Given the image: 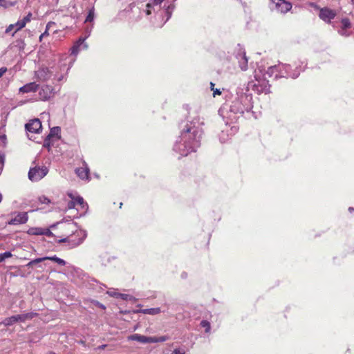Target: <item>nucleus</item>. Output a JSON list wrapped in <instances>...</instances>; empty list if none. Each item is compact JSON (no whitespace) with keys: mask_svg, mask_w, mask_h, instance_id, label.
Masks as SVG:
<instances>
[{"mask_svg":"<svg viewBox=\"0 0 354 354\" xmlns=\"http://www.w3.org/2000/svg\"><path fill=\"white\" fill-rule=\"evenodd\" d=\"M93 26H88L85 28V35L84 37H80L76 41L74 42L73 45L70 49V55L73 56L69 62L68 66L66 68V73H68V71L71 69L74 62L76 60V57L78 54L84 50H86L88 48V44L85 42V40L90 36Z\"/></svg>","mask_w":354,"mask_h":354,"instance_id":"nucleus-6","label":"nucleus"},{"mask_svg":"<svg viewBox=\"0 0 354 354\" xmlns=\"http://www.w3.org/2000/svg\"><path fill=\"white\" fill-rule=\"evenodd\" d=\"M225 103L218 110V114L226 124L236 122L244 112L252 109V96L244 86H238L234 92L227 91Z\"/></svg>","mask_w":354,"mask_h":354,"instance_id":"nucleus-1","label":"nucleus"},{"mask_svg":"<svg viewBox=\"0 0 354 354\" xmlns=\"http://www.w3.org/2000/svg\"><path fill=\"white\" fill-rule=\"evenodd\" d=\"M68 226L71 229H73L74 227H77V225L75 223L70 221V222L68 223Z\"/></svg>","mask_w":354,"mask_h":354,"instance_id":"nucleus-44","label":"nucleus"},{"mask_svg":"<svg viewBox=\"0 0 354 354\" xmlns=\"http://www.w3.org/2000/svg\"><path fill=\"white\" fill-rule=\"evenodd\" d=\"M222 91H224V89L223 88L222 90L220 89V88H214L212 91H213V96L214 97H216V95H220L222 94Z\"/></svg>","mask_w":354,"mask_h":354,"instance_id":"nucleus-37","label":"nucleus"},{"mask_svg":"<svg viewBox=\"0 0 354 354\" xmlns=\"http://www.w3.org/2000/svg\"><path fill=\"white\" fill-rule=\"evenodd\" d=\"M38 90L39 99L41 101H47L50 100L55 94L54 88L48 84L39 87Z\"/></svg>","mask_w":354,"mask_h":354,"instance_id":"nucleus-13","label":"nucleus"},{"mask_svg":"<svg viewBox=\"0 0 354 354\" xmlns=\"http://www.w3.org/2000/svg\"><path fill=\"white\" fill-rule=\"evenodd\" d=\"M234 57L241 70L242 71H247L248 68V59L246 57L245 49L239 44L237 45L234 50Z\"/></svg>","mask_w":354,"mask_h":354,"instance_id":"nucleus-9","label":"nucleus"},{"mask_svg":"<svg viewBox=\"0 0 354 354\" xmlns=\"http://www.w3.org/2000/svg\"><path fill=\"white\" fill-rule=\"evenodd\" d=\"M348 211H349L350 212H353L354 211V208H353V207H350L348 208Z\"/></svg>","mask_w":354,"mask_h":354,"instance_id":"nucleus-51","label":"nucleus"},{"mask_svg":"<svg viewBox=\"0 0 354 354\" xmlns=\"http://www.w3.org/2000/svg\"><path fill=\"white\" fill-rule=\"evenodd\" d=\"M7 70L6 67L0 68V78L6 73Z\"/></svg>","mask_w":354,"mask_h":354,"instance_id":"nucleus-41","label":"nucleus"},{"mask_svg":"<svg viewBox=\"0 0 354 354\" xmlns=\"http://www.w3.org/2000/svg\"><path fill=\"white\" fill-rule=\"evenodd\" d=\"M151 338H153V339L156 340L154 343L163 342L167 340V337H165V336H162V337H151Z\"/></svg>","mask_w":354,"mask_h":354,"instance_id":"nucleus-35","label":"nucleus"},{"mask_svg":"<svg viewBox=\"0 0 354 354\" xmlns=\"http://www.w3.org/2000/svg\"><path fill=\"white\" fill-rule=\"evenodd\" d=\"M27 234L29 235H42V228L30 227L28 230Z\"/></svg>","mask_w":354,"mask_h":354,"instance_id":"nucleus-25","label":"nucleus"},{"mask_svg":"<svg viewBox=\"0 0 354 354\" xmlns=\"http://www.w3.org/2000/svg\"><path fill=\"white\" fill-rule=\"evenodd\" d=\"M49 354H56V353L54 352H50Z\"/></svg>","mask_w":354,"mask_h":354,"instance_id":"nucleus-56","label":"nucleus"},{"mask_svg":"<svg viewBox=\"0 0 354 354\" xmlns=\"http://www.w3.org/2000/svg\"><path fill=\"white\" fill-rule=\"evenodd\" d=\"M4 160H5L4 154L0 153V164L3 165L4 163Z\"/></svg>","mask_w":354,"mask_h":354,"instance_id":"nucleus-45","label":"nucleus"},{"mask_svg":"<svg viewBox=\"0 0 354 354\" xmlns=\"http://www.w3.org/2000/svg\"><path fill=\"white\" fill-rule=\"evenodd\" d=\"M76 205L81 206L82 209L87 210L88 208V204L84 202V198L82 196H77L75 198L73 197Z\"/></svg>","mask_w":354,"mask_h":354,"instance_id":"nucleus-24","label":"nucleus"},{"mask_svg":"<svg viewBox=\"0 0 354 354\" xmlns=\"http://www.w3.org/2000/svg\"><path fill=\"white\" fill-rule=\"evenodd\" d=\"M31 14L29 13L26 17H25L21 22H29L30 21Z\"/></svg>","mask_w":354,"mask_h":354,"instance_id":"nucleus-42","label":"nucleus"},{"mask_svg":"<svg viewBox=\"0 0 354 354\" xmlns=\"http://www.w3.org/2000/svg\"><path fill=\"white\" fill-rule=\"evenodd\" d=\"M90 169L85 161L82 162V167L75 169V174L82 180H89Z\"/></svg>","mask_w":354,"mask_h":354,"instance_id":"nucleus-18","label":"nucleus"},{"mask_svg":"<svg viewBox=\"0 0 354 354\" xmlns=\"http://www.w3.org/2000/svg\"><path fill=\"white\" fill-rule=\"evenodd\" d=\"M69 196L72 198V200L68 203V207L69 209L75 208V207L76 206V204L73 199V197L72 196V194H69Z\"/></svg>","mask_w":354,"mask_h":354,"instance_id":"nucleus-32","label":"nucleus"},{"mask_svg":"<svg viewBox=\"0 0 354 354\" xmlns=\"http://www.w3.org/2000/svg\"><path fill=\"white\" fill-rule=\"evenodd\" d=\"M162 312L160 308H145L140 310V313L145 315H156Z\"/></svg>","mask_w":354,"mask_h":354,"instance_id":"nucleus-23","label":"nucleus"},{"mask_svg":"<svg viewBox=\"0 0 354 354\" xmlns=\"http://www.w3.org/2000/svg\"><path fill=\"white\" fill-rule=\"evenodd\" d=\"M51 24H47L46 30H45V31H44V33H42V34L40 35V37H39L40 39H41V38H42L43 37H44L46 35H48V30H49V28H50V25H51Z\"/></svg>","mask_w":354,"mask_h":354,"instance_id":"nucleus-39","label":"nucleus"},{"mask_svg":"<svg viewBox=\"0 0 354 354\" xmlns=\"http://www.w3.org/2000/svg\"><path fill=\"white\" fill-rule=\"evenodd\" d=\"M42 235L51 236H53V232L48 228H42Z\"/></svg>","mask_w":354,"mask_h":354,"instance_id":"nucleus-33","label":"nucleus"},{"mask_svg":"<svg viewBox=\"0 0 354 354\" xmlns=\"http://www.w3.org/2000/svg\"><path fill=\"white\" fill-rule=\"evenodd\" d=\"M128 339L132 341H136L142 344L154 343L156 340L151 338V337H147L138 333L133 334L129 336Z\"/></svg>","mask_w":354,"mask_h":354,"instance_id":"nucleus-19","label":"nucleus"},{"mask_svg":"<svg viewBox=\"0 0 354 354\" xmlns=\"http://www.w3.org/2000/svg\"><path fill=\"white\" fill-rule=\"evenodd\" d=\"M333 28L339 35L344 37L351 35L354 30L352 24H333Z\"/></svg>","mask_w":354,"mask_h":354,"instance_id":"nucleus-11","label":"nucleus"},{"mask_svg":"<svg viewBox=\"0 0 354 354\" xmlns=\"http://www.w3.org/2000/svg\"><path fill=\"white\" fill-rule=\"evenodd\" d=\"M254 82H252L250 86L257 93H269L270 92V85L267 77L266 71L264 68L259 67L254 72Z\"/></svg>","mask_w":354,"mask_h":354,"instance_id":"nucleus-5","label":"nucleus"},{"mask_svg":"<svg viewBox=\"0 0 354 354\" xmlns=\"http://www.w3.org/2000/svg\"><path fill=\"white\" fill-rule=\"evenodd\" d=\"M200 326L205 328V332L206 333H209L211 330V324L210 322L207 320H202L200 323Z\"/></svg>","mask_w":354,"mask_h":354,"instance_id":"nucleus-27","label":"nucleus"},{"mask_svg":"<svg viewBox=\"0 0 354 354\" xmlns=\"http://www.w3.org/2000/svg\"><path fill=\"white\" fill-rule=\"evenodd\" d=\"M150 13H151V12H150V11H149V10H147V15H149Z\"/></svg>","mask_w":354,"mask_h":354,"instance_id":"nucleus-55","label":"nucleus"},{"mask_svg":"<svg viewBox=\"0 0 354 354\" xmlns=\"http://www.w3.org/2000/svg\"><path fill=\"white\" fill-rule=\"evenodd\" d=\"M45 260L53 261L61 266H64L66 264V262L64 259L59 258L55 255L53 257H41V258H37V259H33L28 263L27 266L32 267L35 265H36L39 263H41Z\"/></svg>","mask_w":354,"mask_h":354,"instance_id":"nucleus-16","label":"nucleus"},{"mask_svg":"<svg viewBox=\"0 0 354 354\" xmlns=\"http://www.w3.org/2000/svg\"><path fill=\"white\" fill-rule=\"evenodd\" d=\"M171 354H185V352L183 350L176 348L174 349Z\"/></svg>","mask_w":354,"mask_h":354,"instance_id":"nucleus-40","label":"nucleus"},{"mask_svg":"<svg viewBox=\"0 0 354 354\" xmlns=\"http://www.w3.org/2000/svg\"><path fill=\"white\" fill-rule=\"evenodd\" d=\"M299 64L295 63L293 66L281 63L278 65L271 66L266 70V74L269 77H274V79L281 77L297 78L306 66V64L304 62L299 61Z\"/></svg>","mask_w":354,"mask_h":354,"instance_id":"nucleus-3","label":"nucleus"},{"mask_svg":"<svg viewBox=\"0 0 354 354\" xmlns=\"http://www.w3.org/2000/svg\"><path fill=\"white\" fill-rule=\"evenodd\" d=\"M26 24H10V26L6 29V34H10L12 36L15 35L18 30L25 27Z\"/></svg>","mask_w":354,"mask_h":354,"instance_id":"nucleus-21","label":"nucleus"},{"mask_svg":"<svg viewBox=\"0 0 354 354\" xmlns=\"http://www.w3.org/2000/svg\"><path fill=\"white\" fill-rule=\"evenodd\" d=\"M16 3V1H7V0H0V6L4 8H8L14 6Z\"/></svg>","mask_w":354,"mask_h":354,"instance_id":"nucleus-28","label":"nucleus"},{"mask_svg":"<svg viewBox=\"0 0 354 354\" xmlns=\"http://www.w3.org/2000/svg\"><path fill=\"white\" fill-rule=\"evenodd\" d=\"M2 198H3V197H2V194L0 193V203H1V201H2Z\"/></svg>","mask_w":354,"mask_h":354,"instance_id":"nucleus-53","label":"nucleus"},{"mask_svg":"<svg viewBox=\"0 0 354 354\" xmlns=\"http://www.w3.org/2000/svg\"><path fill=\"white\" fill-rule=\"evenodd\" d=\"M341 22H342V23L348 22V20L347 19H342V21Z\"/></svg>","mask_w":354,"mask_h":354,"instance_id":"nucleus-52","label":"nucleus"},{"mask_svg":"<svg viewBox=\"0 0 354 354\" xmlns=\"http://www.w3.org/2000/svg\"><path fill=\"white\" fill-rule=\"evenodd\" d=\"M147 7L150 8L151 7V4L150 3H147Z\"/></svg>","mask_w":354,"mask_h":354,"instance_id":"nucleus-54","label":"nucleus"},{"mask_svg":"<svg viewBox=\"0 0 354 354\" xmlns=\"http://www.w3.org/2000/svg\"><path fill=\"white\" fill-rule=\"evenodd\" d=\"M6 144V136L5 135L0 136V146L5 147Z\"/></svg>","mask_w":354,"mask_h":354,"instance_id":"nucleus-34","label":"nucleus"},{"mask_svg":"<svg viewBox=\"0 0 354 354\" xmlns=\"http://www.w3.org/2000/svg\"><path fill=\"white\" fill-rule=\"evenodd\" d=\"M28 133H39L41 130V123L39 119L30 120L25 126Z\"/></svg>","mask_w":354,"mask_h":354,"instance_id":"nucleus-17","label":"nucleus"},{"mask_svg":"<svg viewBox=\"0 0 354 354\" xmlns=\"http://www.w3.org/2000/svg\"><path fill=\"white\" fill-rule=\"evenodd\" d=\"M15 315L11 316L10 317L6 318L3 322L2 324L6 326H10L13 325L15 323H17Z\"/></svg>","mask_w":354,"mask_h":354,"instance_id":"nucleus-26","label":"nucleus"},{"mask_svg":"<svg viewBox=\"0 0 354 354\" xmlns=\"http://www.w3.org/2000/svg\"><path fill=\"white\" fill-rule=\"evenodd\" d=\"M225 131H222L221 132V134L219 136V139L221 140V142H225V141L227 140V137H228V135H227V137L225 138Z\"/></svg>","mask_w":354,"mask_h":354,"instance_id":"nucleus-36","label":"nucleus"},{"mask_svg":"<svg viewBox=\"0 0 354 354\" xmlns=\"http://www.w3.org/2000/svg\"><path fill=\"white\" fill-rule=\"evenodd\" d=\"M164 0H153L154 4H159L161 3Z\"/></svg>","mask_w":354,"mask_h":354,"instance_id":"nucleus-47","label":"nucleus"},{"mask_svg":"<svg viewBox=\"0 0 354 354\" xmlns=\"http://www.w3.org/2000/svg\"><path fill=\"white\" fill-rule=\"evenodd\" d=\"M87 232L86 230H75L71 234L59 241L60 243H66L68 248H75L80 245L86 239Z\"/></svg>","mask_w":354,"mask_h":354,"instance_id":"nucleus-7","label":"nucleus"},{"mask_svg":"<svg viewBox=\"0 0 354 354\" xmlns=\"http://www.w3.org/2000/svg\"><path fill=\"white\" fill-rule=\"evenodd\" d=\"M96 305L97 306L100 307L102 309H105V306L103 304H102L100 302H98V301H96Z\"/></svg>","mask_w":354,"mask_h":354,"instance_id":"nucleus-46","label":"nucleus"},{"mask_svg":"<svg viewBox=\"0 0 354 354\" xmlns=\"http://www.w3.org/2000/svg\"><path fill=\"white\" fill-rule=\"evenodd\" d=\"M117 296H118V298H121L123 300H129L132 298L131 296L127 294H122V293H117Z\"/></svg>","mask_w":354,"mask_h":354,"instance_id":"nucleus-31","label":"nucleus"},{"mask_svg":"<svg viewBox=\"0 0 354 354\" xmlns=\"http://www.w3.org/2000/svg\"><path fill=\"white\" fill-rule=\"evenodd\" d=\"M37 313H28L15 315L17 322H24L27 319H31L36 316Z\"/></svg>","mask_w":354,"mask_h":354,"instance_id":"nucleus-22","label":"nucleus"},{"mask_svg":"<svg viewBox=\"0 0 354 354\" xmlns=\"http://www.w3.org/2000/svg\"><path fill=\"white\" fill-rule=\"evenodd\" d=\"M48 173V169L46 166H36L30 169L28 178L32 182H37L46 176Z\"/></svg>","mask_w":354,"mask_h":354,"instance_id":"nucleus-10","label":"nucleus"},{"mask_svg":"<svg viewBox=\"0 0 354 354\" xmlns=\"http://www.w3.org/2000/svg\"><path fill=\"white\" fill-rule=\"evenodd\" d=\"M214 86H215L214 83H213V82L210 83V88L212 91H213L214 89Z\"/></svg>","mask_w":354,"mask_h":354,"instance_id":"nucleus-49","label":"nucleus"},{"mask_svg":"<svg viewBox=\"0 0 354 354\" xmlns=\"http://www.w3.org/2000/svg\"><path fill=\"white\" fill-rule=\"evenodd\" d=\"M60 133L61 129L59 127H54L51 128L49 134L44 140V147L47 148L49 151L51 146L53 145L51 140L53 138H55L57 140H59L61 138Z\"/></svg>","mask_w":354,"mask_h":354,"instance_id":"nucleus-12","label":"nucleus"},{"mask_svg":"<svg viewBox=\"0 0 354 354\" xmlns=\"http://www.w3.org/2000/svg\"><path fill=\"white\" fill-rule=\"evenodd\" d=\"M231 131L233 132V133H235L236 131H237V127L236 126H233L232 128H231Z\"/></svg>","mask_w":354,"mask_h":354,"instance_id":"nucleus-48","label":"nucleus"},{"mask_svg":"<svg viewBox=\"0 0 354 354\" xmlns=\"http://www.w3.org/2000/svg\"><path fill=\"white\" fill-rule=\"evenodd\" d=\"M11 215H15L13 218H12L8 222V224L10 225H17L20 224H25L28 221V212H13Z\"/></svg>","mask_w":354,"mask_h":354,"instance_id":"nucleus-14","label":"nucleus"},{"mask_svg":"<svg viewBox=\"0 0 354 354\" xmlns=\"http://www.w3.org/2000/svg\"><path fill=\"white\" fill-rule=\"evenodd\" d=\"M106 347V345L104 344V345H101L98 347V349H104V348Z\"/></svg>","mask_w":354,"mask_h":354,"instance_id":"nucleus-50","label":"nucleus"},{"mask_svg":"<svg viewBox=\"0 0 354 354\" xmlns=\"http://www.w3.org/2000/svg\"><path fill=\"white\" fill-rule=\"evenodd\" d=\"M117 293L115 291H108L107 294L111 297H114L116 298H118V296H117Z\"/></svg>","mask_w":354,"mask_h":354,"instance_id":"nucleus-43","label":"nucleus"},{"mask_svg":"<svg viewBox=\"0 0 354 354\" xmlns=\"http://www.w3.org/2000/svg\"><path fill=\"white\" fill-rule=\"evenodd\" d=\"M39 88V84L36 82L28 83L23 86L19 88V92L23 93H27L30 92H35Z\"/></svg>","mask_w":354,"mask_h":354,"instance_id":"nucleus-20","label":"nucleus"},{"mask_svg":"<svg viewBox=\"0 0 354 354\" xmlns=\"http://www.w3.org/2000/svg\"><path fill=\"white\" fill-rule=\"evenodd\" d=\"M39 200L43 204H48L50 203V200L45 196L39 197Z\"/></svg>","mask_w":354,"mask_h":354,"instance_id":"nucleus-38","label":"nucleus"},{"mask_svg":"<svg viewBox=\"0 0 354 354\" xmlns=\"http://www.w3.org/2000/svg\"><path fill=\"white\" fill-rule=\"evenodd\" d=\"M94 19V11L91 10L84 21V22H93Z\"/></svg>","mask_w":354,"mask_h":354,"instance_id":"nucleus-30","label":"nucleus"},{"mask_svg":"<svg viewBox=\"0 0 354 354\" xmlns=\"http://www.w3.org/2000/svg\"><path fill=\"white\" fill-rule=\"evenodd\" d=\"M308 6L315 10H319V17L324 21L330 22V21L336 17L337 11L328 7L321 8L319 5L314 2L308 3Z\"/></svg>","mask_w":354,"mask_h":354,"instance_id":"nucleus-8","label":"nucleus"},{"mask_svg":"<svg viewBox=\"0 0 354 354\" xmlns=\"http://www.w3.org/2000/svg\"><path fill=\"white\" fill-rule=\"evenodd\" d=\"M203 124V120L199 116H189L186 122H182L180 135L173 147L174 151L181 156L196 151L201 146Z\"/></svg>","mask_w":354,"mask_h":354,"instance_id":"nucleus-2","label":"nucleus"},{"mask_svg":"<svg viewBox=\"0 0 354 354\" xmlns=\"http://www.w3.org/2000/svg\"><path fill=\"white\" fill-rule=\"evenodd\" d=\"M12 257V253L10 252H5L3 253L0 254V263L4 261L6 259Z\"/></svg>","mask_w":354,"mask_h":354,"instance_id":"nucleus-29","label":"nucleus"},{"mask_svg":"<svg viewBox=\"0 0 354 354\" xmlns=\"http://www.w3.org/2000/svg\"><path fill=\"white\" fill-rule=\"evenodd\" d=\"M277 12L285 14L292 8V3L286 0H270Z\"/></svg>","mask_w":354,"mask_h":354,"instance_id":"nucleus-15","label":"nucleus"},{"mask_svg":"<svg viewBox=\"0 0 354 354\" xmlns=\"http://www.w3.org/2000/svg\"><path fill=\"white\" fill-rule=\"evenodd\" d=\"M66 64H59L57 67H41L35 72V77L39 82H46L51 78L57 82L63 80L66 73Z\"/></svg>","mask_w":354,"mask_h":354,"instance_id":"nucleus-4","label":"nucleus"}]
</instances>
